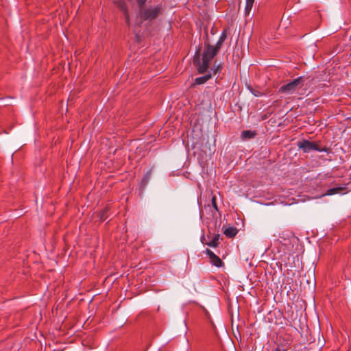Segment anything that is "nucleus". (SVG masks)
Wrapping results in <instances>:
<instances>
[{"mask_svg": "<svg viewBox=\"0 0 351 351\" xmlns=\"http://www.w3.org/2000/svg\"><path fill=\"white\" fill-rule=\"evenodd\" d=\"M221 69V65L220 64L217 65H214L213 70L214 72V74H216L218 71H219Z\"/></svg>", "mask_w": 351, "mask_h": 351, "instance_id": "13", "label": "nucleus"}, {"mask_svg": "<svg viewBox=\"0 0 351 351\" xmlns=\"http://www.w3.org/2000/svg\"><path fill=\"white\" fill-rule=\"evenodd\" d=\"M226 38H227L226 29H224V30L222 32V33H221V36H220L219 38H220L221 40H223V41H225V40L226 39Z\"/></svg>", "mask_w": 351, "mask_h": 351, "instance_id": "14", "label": "nucleus"}, {"mask_svg": "<svg viewBox=\"0 0 351 351\" xmlns=\"http://www.w3.org/2000/svg\"><path fill=\"white\" fill-rule=\"evenodd\" d=\"M256 136V132L250 130H245L241 134L242 138H252Z\"/></svg>", "mask_w": 351, "mask_h": 351, "instance_id": "10", "label": "nucleus"}, {"mask_svg": "<svg viewBox=\"0 0 351 351\" xmlns=\"http://www.w3.org/2000/svg\"><path fill=\"white\" fill-rule=\"evenodd\" d=\"M341 190H342V188H341V187L332 188V189H328L326 191V195H334V194H336V193L340 192Z\"/></svg>", "mask_w": 351, "mask_h": 351, "instance_id": "12", "label": "nucleus"}, {"mask_svg": "<svg viewBox=\"0 0 351 351\" xmlns=\"http://www.w3.org/2000/svg\"><path fill=\"white\" fill-rule=\"evenodd\" d=\"M118 8L124 13L125 22L129 25H130V19L129 14L127 8L126 3L124 1L120 0L116 2Z\"/></svg>", "mask_w": 351, "mask_h": 351, "instance_id": "6", "label": "nucleus"}, {"mask_svg": "<svg viewBox=\"0 0 351 351\" xmlns=\"http://www.w3.org/2000/svg\"><path fill=\"white\" fill-rule=\"evenodd\" d=\"M219 239V234H216L213 239L207 243V245L210 247H216L218 246V241Z\"/></svg>", "mask_w": 351, "mask_h": 351, "instance_id": "11", "label": "nucleus"}, {"mask_svg": "<svg viewBox=\"0 0 351 351\" xmlns=\"http://www.w3.org/2000/svg\"><path fill=\"white\" fill-rule=\"evenodd\" d=\"M298 146L302 149L304 152L308 153L311 151H317L319 152H326L327 148H321L316 143L308 140H302L298 143Z\"/></svg>", "mask_w": 351, "mask_h": 351, "instance_id": "3", "label": "nucleus"}, {"mask_svg": "<svg viewBox=\"0 0 351 351\" xmlns=\"http://www.w3.org/2000/svg\"><path fill=\"white\" fill-rule=\"evenodd\" d=\"M305 81V77L300 76L289 83L282 86L279 88V92L286 95H292L296 90L303 87Z\"/></svg>", "mask_w": 351, "mask_h": 351, "instance_id": "2", "label": "nucleus"}, {"mask_svg": "<svg viewBox=\"0 0 351 351\" xmlns=\"http://www.w3.org/2000/svg\"><path fill=\"white\" fill-rule=\"evenodd\" d=\"M136 1H137L138 5L140 6V8H141L145 4V3L146 2L147 0H136Z\"/></svg>", "mask_w": 351, "mask_h": 351, "instance_id": "16", "label": "nucleus"}, {"mask_svg": "<svg viewBox=\"0 0 351 351\" xmlns=\"http://www.w3.org/2000/svg\"><path fill=\"white\" fill-rule=\"evenodd\" d=\"M272 351H280V350L279 348H276V349L273 350Z\"/></svg>", "mask_w": 351, "mask_h": 351, "instance_id": "18", "label": "nucleus"}, {"mask_svg": "<svg viewBox=\"0 0 351 351\" xmlns=\"http://www.w3.org/2000/svg\"><path fill=\"white\" fill-rule=\"evenodd\" d=\"M254 0H245V14L249 15L253 7Z\"/></svg>", "mask_w": 351, "mask_h": 351, "instance_id": "8", "label": "nucleus"}, {"mask_svg": "<svg viewBox=\"0 0 351 351\" xmlns=\"http://www.w3.org/2000/svg\"><path fill=\"white\" fill-rule=\"evenodd\" d=\"M212 204L215 209L217 208L216 204V197L215 196L212 197Z\"/></svg>", "mask_w": 351, "mask_h": 351, "instance_id": "15", "label": "nucleus"}, {"mask_svg": "<svg viewBox=\"0 0 351 351\" xmlns=\"http://www.w3.org/2000/svg\"><path fill=\"white\" fill-rule=\"evenodd\" d=\"M211 77L210 74L206 75L202 77H197L195 80V84H202L207 82Z\"/></svg>", "mask_w": 351, "mask_h": 351, "instance_id": "9", "label": "nucleus"}, {"mask_svg": "<svg viewBox=\"0 0 351 351\" xmlns=\"http://www.w3.org/2000/svg\"><path fill=\"white\" fill-rule=\"evenodd\" d=\"M101 220H105V219H106V218H105V217H104V214H102V215H101Z\"/></svg>", "mask_w": 351, "mask_h": 351, "instance_id": "17", "label": "nucleus"}, {"mask_svg": "<svg viewBox=\"0 0 351 351\" xmlns=\"http://www.w3.org/2000/svg\"><path fill=\"white\" fill-rule=\"evenodd\" d=\"M160 7L158 5L151 6L147 9L141 10V17L143 20L152 21L156 19L160 12Z\"/></svg>", "mask_w": 351, "mask_h": 351, "instance_id": "4", "label": "nucleus"}, {"mask_svg": "<svg viewBox=\"0 0 351 351\" xmlns=\"http://www.w3.org/2000/svg\"><path fill=\"white\" fill-rule=\"evenodd\" d=\"M223 42V40L219 38L215 46L207 44L203 52L202 62L199 60H194V63L198 64V72L199 73H204L207 71L210 61L217 55Z\"/></svg>", "mask_w": 351, "mask_h": 351, "instance_id": "1", "label": "nucleus"}, {"mask_svg": "<svg viewBox=\"0 0 351 351\" xmlns=\"http://www.w3.org/2000/svg\"><path fill=\"white\" fill-rule=\"evenodd\" d=\"M206 254L208 256L210 263L217 267H221L223 266V263L221 258L217 256L213 252L209 249H206Z\"/></svg>", "mask_w": 351, "mask_h": 351, "instance_id": "5", "label": "nucleus"}, {"mask_svg": "<svg viewBox=\"0 0 351 351\" xmlns=\"http://www.w3.org/2000/svg\"><path fill=\"white\" fill-rule=\"evenodd\" d=\"M223 233L227 237L232 238L237 234V229L234 227H228L224 230Z\"/></svg>", "mask_w": 351, "mask_h": 351, "instance_id": "7", "label": "nucleus"}]
</instances>
